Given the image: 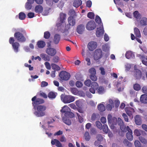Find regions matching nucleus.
<instances>
[{
    "label": "nucleus",
    "mask_w": 147,
    "mask_h": 147,
    "mask_svg": "<svg viewBox=\"0 0 147 147\" xmlns=\"http://www.w3.org/2000/svg\"><path fill=\"white\" fill-rule=\"evenodd\" d=\"M14 35L15 38L19 42H23L26 41L25 36H26L27 33L26 31L23 28L17 29Z\"/></svg>",
    "instance_id": "1"
},
{
    "label": "nucleus",
    "mask_w": 147,
    "mask_h": 147,
    "mask_svg": "<svg viewBox=\"0 0 147 147\" xmlns=\"http://www.w3.org/2000/svg\"><path fill=\"white\" fill-rule=\"evenodd\" d=\"M46 106L44 105H38L37 106L34 112V114L37 117H43L46 115V111L47 110Z\"/></svg>",
    "instance_id": "2"
},
{
    "label": "nucleus",
    "mask_w": 147,
    "mask_h": 147,
    "mask_svg": "<svg viewBox=\"0 0 147 147\" xmlns=\"http://www.w3.org/2000/svg\"><path fill=\"white\" fill-rule=\"evenodd\" d=\"M95 22L100 26L99 27L97 28L96 32V35L97 37H100L102 36L104 32L102 23L100 18L97 15L96 16Z\"/></svg>",
    "instance_id": "3"
},
{
    "label": "nucleus",
    "mask_w": 147,
    "mask_h": 147,
    "mask_svg": "<svg viewBox=\"0 0 147 147\" xmlns=\"http://www.w3.org/2000/svg\"><path fill=\"white\" fill-rule=\"evenodd\" d=\"M73 17H69L68 18V24L65 26V34L67 35L69 33L68 30L70 28V26H74L76 23V20Z\"/></svg>",
    "instance_id": "4"
},
{
    "label": "nucleus",
    "mask_w": 147,
    "mask_h": 147,
    "mask_svg": "<svg viewBox=\"0 0 147 147\" xmlns=\"http://www.w3.org/2000/svg\"><path fill=\"white\" fill-rule=\"evenodd\" d=\"M32 104L34 109H36V105L43 103L45 102L44 100L40 98H37L36 96H35L32 98Z\"/></svg>",
    "instance_id": "5"
},
{
    "label": "nucleus",
    "mask_w": 147,
    "mask_h": 147,
    "mask_svg": "<svg viewBox=\"0 0 147 147\" xmlns=\"http://www.w3.org/2000/svg\"><path fill=\"white\" fill-rule=\"evenodd\" d=\"M15 41V39L13 37H11L9 39V42L11 44L15 52H17L18 51V48L20 46V44L17 42Z\"/></svg>",
    "instance_id": "6"
},
{
    "label": "nucleus",
    "mask_w": 147,
    "mask_h": 147,
    "mask_svg": "<svg viewBox=\"0 0 147 147\" xmlns=\"http://www.w3.org/2000/svg\"><path fill=\"white\" fill-rule=\"evenodd\" d=\"M60 22V23H57L56 26L57 27V30L59 31L62 32V28L63 26H62V24L63 23L64 20V13H61L59 15Z\"/></svg>",
    "instance_id": "7"
},
{
    "label": "nucleus",
    "mask_w": 147,
    "mask_h": 147,
    "mask_svg": "<svg viewBox=\"0 0 147 147\" xmlns=\"http://www.w3.org/2000/svg\"><path fill=\"white\" fill-rule=\"evenodd\" d=\"M71 109L67 106L65 105V117L67 118H71L74 117V113L70 111Z\"/></svg>",
    "instance_id": "8"
},
{
    "label": "nucleus",
    "mask_w": 147,
    "mask_h": 147,
    "mask_svg": "<svg viewBox=\"0 0 147 147\" xmlns=\"http://www.w3.org/2000/svg\"><path fill=\"white\" fill-rule=\"evenodd\" d=\"M102 51L100 49H97L95 51L94 54V58L95 60H97L102 57Z\"/></svg>",
    "instance_id": "9"
},
{
    "label": "nucleus",
    "mask_w": 147,
    "mask_h": 147,
    "mask_svg": "<svg viewBox=\"0 0 147 147\" xmlns=\"http://www.w3.org/2000/svg\"><path fill=\"white\" fill-rule=\"evenodd\" d=\"M96 27V25L95 22L93 21H90L88 22L87 23L86 28L88 30H92L94 29Z\"/></svg>",
    "instance_id": "10"
},
{
    "label": "nucleus",
    "mask_w": 147,
    "mask_h": 147,
    "mask_svg": "<svg viewBox=\"0 0 147 147\" xmlns=\"http://www.w3.org/2000/svg\"><path fill=\"white\" fill-rule=\"evenodd\" d=\"M98 87V84L95 82H93L91 85V88L89 89L90 91L92 94H94L95 90H96Z\"/></svg>",
    "instance_id": "11"
},
{
    "label": "nucleus",
    "mask_w": 147,
    "mask_h": 147,
    "mask_svg": "<svg viewBox=\"0 0 147 147\" xmlns=\"http://www.w3.org/2000/svg\"><path fill=\"white\" fill-rule=\"evenodd\" d=\"M136 65H135L134 76L136 79H139L141 78L142 76V72L139 69H136Z\"/></svg>",
    "instance_id": "12"
},
{
    "label": "nucleus",
    "mask_w": 147,
    "mask_h": 147,
    "mask_svg": "<svg viewBox=\"0 0 147 147\" xmlns=\"http://www.w3.org/2000/svg\"><path fill=\"white\" fill-rule=\"evenodd\" d=\"M126 129V131H128L126 133L127 138L128 140L131 141L133 139L132 131L131 129L128 126H127Z\"/></svg>",
    "instance_id": "13"
},
{
    "label": "nucleus",
    "mask_w": 147,
    "mask_h": 147,
    "mask_svg": "<svg viewBox=\"0 0 147 147\" xmlns=\"http://www.w3.org/2000/svg\"><path fill=\"white\" fill-rule=\"evenodd\" d=\"M118 119V124L120 126V128L122 132H126V127L123 121L119 118Z\"/></svg>",
    "instance_id": "14"
},
{
    "label": "nucleus",
    "mask_w": 147,
    "mask_h": 147,
    "mask_svg": "<svg viewBox=\"0 0 147 147\" xmlns=\"http://www.w3.org/2000/svg\"><path fill=\"white\" fill-rule=\"evenodd\" d=\"M97 46V43L96 42L92 41L88 43V47L90 51H93L96 48Z\"/></svg>",
    "instance_id": "15"
},
{
    "label": "nucleus",
    "mask_w": 147,
    "mask_h": 147,
    "mask_svg": "<svg viewBox=\"0 0 147 147\" xmlns=\"http://www.w3.org/2000/svg\"><path fill=\"white\" fill-rule=\"evenodd\" d=\"M125 110L126 113L129 116L133 117L132 114L135 112L133 108L130 107H126Z\"/></svg>",
    "instance_id": "16"
},
{
    "label": "nucleus",
    "mask_w": 147,
    "mask_h": 147,
    "mask_svg": "<svg viewBox=\"0 0 147 147\" xmlns=\"http://www.w3.org/2000/svg\"><path fill=\"white\" fill-rule=\"evenodd\" d=\"M46 53L52 56H54L56 53V50L53 48H49L47 49L46 50Z\"/></svg>",
    "instance_id": "17"
},
{
    "label": "nucleus",
    "mask_w": 147,
    "mask_h": 147,
    "mask_svg": "<svg viewBox=\"0 0 147 147\" xmlns=\"http://www.w3.org/2000/svg\"><path fill=\"white\" fill-rule=\"evenodd\" d=\"M65 103H69L75 100L74 97L70 95L65 96Z\"/></svg>",
    "instance_id": "18"
},
{
    "label": "nucleus",
    "mask_w": 147,
    "mask_h": 147,
    "mask_svg": "<svg viewBox=\"0 0 147 147\" xmlns=\"http://www.w3.org/2000/svg\"><path fill=\"white\" fill-rule=\"evenodd\" d=\"M84 29V26L83 24H80L77 26L76 31L78 34H82Z\"/></svg>",
    "instance_id": "19"
},
{
    "label": "nucleus",
    "mask_w": 147,
    "mask_h": 147,
    "mask_svg": "<svg viewBox=\"0 0 147 147\" xmlns=\"http://www.w3.org/2000/svg\"><path fill=\"white\" fill-rule=\"evenodd\" d=\"M135 122L136 124L138 125H140L142 123V120L140 116L136 115L134 117Z\"/></svg>",
    "instance_id": "20"
},
{
    "label": "nucleus",
    "mask_w": 147,
    "mask_h": 147,
    "mask_svg": "<svg viewBox=\"0 0 147 147\" xmlns=\"http://www.w3.org/2000/svg\"><path fill=\"white\" fill-rule=\"evenodd\" d=\"M140 100L142 103L147 104V95L145 94H142L140 97Z\"/></svg>",
    "instance_id": "21"
},
{
    "label": "nucleus",
    "mask_w": 147,
    "mask_h": 147,
    "mask_svg": "<svg viewBox=\"0 0 147 147\" xmlns=\"http://www.w3.org/2000/svg\"><path fill=\"white\" fill-rule=\"evenodd\" d=\"M43 10V8L42 6L38 5H36L35 8V12L38 13H41Z\"/></svg>",
    "instance_id": "22"
},
{
    "label": "nucleus",
    "mask_w": 147,
    "mask_h": 147,
    "mask_svg": "<svg viewBox=\"0 0 147 147\" xmlns=\"http://www.w3.org/2000/svg\"><path fill=\"white\" fill-rule=\"evenodd\" d=\"M140 24L141 26H144L147 25V18L145 17L142 18L140 21Z\"/></svg>",
    "instance_id": "23"
},
{
    "label": "nucleus",
    "mask_w": 147,
    "mask_h": 147,
    "mask_svg": "<svg viewBox=\"0 0 147 147\" xmlns=\"http://www.w3.org/2000/svg\"><path fill=\"white\" fill-rule=\"evenodd\" d=\"M82 1L81 0H75L74 2L73 6L76 7H78L82 5Z\"/></svg>",
    "instance_id": "24"
},
{
    "label": "nucleus",
    "mask_w": 147,
    "mask_h": 147,
    "mask_svg": "<svg viewBox=\"0 0 147 147\" xmlns=\"http://www.w3.org/2000/svg\"><path fill=\"white\" fill-rule=\"evenodd\" d=\"M60 39V36L58 34H56L54 36L53 42L55 44H57Z\"/></svg>",
    "instance_id": "25"
},
{
    "label": "nucleus",
    "mask_w": 147,
    "mask_h": 147,
    "mask_svg": "<svg viewBox=\"0 0 147 147\" xmlns=\"http://www.w3.org/2000/svg\"><path fill=\"white\" fill-rule=\"evenodd\" d=\"M134 33L136 37L140 38L141 35L139 30L137 28L135 27L134 28Z\"/></svg>",
    "instance_id": "26"
},
{
    "label": "nucleus",
    "mask_w": 147,
    "mask_h": 147,
    "mask_svg": "<svg viewBox=\"0 0 147 147\" xmlns=\"http://www.w3.org/2000/svg\"><path fill=\"white\" fill-rule=\"evenodd\" d=\"M37 45L38 48H42L45 47V42L43 41L40 40L37 42Z\"/></svg>",
    "instance_id": "27"
},
{
    "label": "nucleus",
    "mask_w": 147,
    "mask_h": 147,
    "mask_svg": "<svg viewBox=\"0 0 147 147\" xmlns=\"http://www.w3.org/2000/svg\"><path fill=\"white\" fill-rule=\"evenodd\" d=\"M99 115L98 114H96L95 113H93L92 115L91 120L92 121H94L96 120L99 119Z\"/></svg>",
    "instance_id": "28"
},
{
    "label": "nucleus",
    "mask_w": 147,
    "mask_h": 147,
    "mask_svg": "<svg viewBox=\"0 0 147 147\" xmlns=\"http://www.w3.org/2000/svg\"><path fill=\"white\" fill-rule=\"evenodd\" d=\"M56 94L53 92H50L48 94V96L49 98L54 99L56 97Z\"/></svg>",
    "instance_id": "29"
},
{
    "label": "nucleus",
    "mask_w": 147,
    "mask_h": 147,
    "mask_svg": "<svg viewBox=\"0 0 147 147\" xmlns=\"http://www.w3.org/2000/svg\"><path fill=\"white\" fill-rule=\"evenodd\" d=\"M68 14L70 16V17H75L76 16V13L73 9H70L68 12Z\"/></svg>",
    "instance_id": "30"
},
{
    "label": "nucleus",
    "mask_w": 147,
    "mask_h": 147,
    "mask_svg": "<svg viewBox=\"0 0 147 147\" xmlns=\"http://www.w3.org/2000/svg\"><path fill=\"white\" fill-rule=\"evenodd\" d=\"M97 90L98 93L99 94H103L105 92V89L102 86H100L98 87Z\"/></svg>",
    "instance_id": "31"
},
{
    "label": "nucleus",
    "mask_w": 147,
    "mask_h": 147,
    "mask_svg": "<svg viewBox=\"0 0 147 147\" xmlns=\"http://www.w3.org/2000/svg\"><path fill=\"white\" fill-rule=\"evenodd\" d=\"M133 15L134 17L136 18L137 21L140 18V15L138 11H135L133 13Z\"/></svg>",
    "instance_id": "32"
},
{
    "label": "nucleus",
    "mask_w": 147,
    "mask_h": 147,
    "mask_svg": "<svg viewBox=\"0 0 147 147\" xmlns=\"http://www.w3.org/2000/svg\"><path fill=\"white\" fill-rule=\"evenodd\" d=\"M26 17V16L25 13L23 12H21L19 14V18L21 20H24Z\"/></svg>",
    "instance_id": "33"
},
{
    "label": "nucleus",
    "mask_w": 147,
    "mask_h": 147,
    "mask_svg": "<svg viewBox=\"0 0 147 147\" xmlns=\"http://www.w3.org/2000/svg\"><path fill=\"white\" fill-rule=\"evenodd\" d=\"M98 110L101 112H103L105 110V106L102 104H100L98 105Z\"/></svg>",
    "instance_id": "34"
},
{
    "label": "nucleus",
    "mask_w": 147,
    "mask_h": 147,
    "mask_svg": "<svg viewBox=\"0 0 147 147\" xmlns=\"http://www.w3.org/2000/svg\"><path fill=\"white\" fill-rule=\"evenodd\" d=\"M59 76L60 77V80L63 81L64 80V71H62L59 74Z\"/></svg>",
    "instance_id": "35"
},
{
    "label": "nucleus",
    "mask_w": 147,
    "mask_h": 147,
    "mask_svg": "<svg viewBox=\"0 0 147 147\" xmlns=\"http://www.w3.org/2000/svg\"><path fill=\"white\" fill-rule=\"evenodd\" d=\"M51 67L52 69L58 71L60 69V68L59 66L54 63L51 64Z\"/></svg>",
    "instance_id": "36"
},
{
    "label": "nucleus",
    "mask_w": 147,
    "mask_h": 147,
    "mask_svg": "<svg viewBox=\"0 0 147 147\" xmlns=\"http://www.w3.org/2000/svg\"><path fill=\"white\" fill-rule=\"evenodd\" d=\"M132 53L131 51H128L126 53L125 55V57L127 59H130L132 57Z\"/></svg>",
    "instance_id": "37"
},
{
    "label": "nucleus",
    "mask_w": 147,
    "mask_h": 147,
    "mask_svg": "<svg viewBox=\"0 0 147 147\" xmlns=\"http://www.w3.org/2000/svg\"><path fill=\"white\" fill-rule=\"evenodd\" d=\"M84 138L86 141H89L90 139V136L88 132L86 131L85 133L84 134Z\"/></svg>",
    "instance_id": "38"
},
{
    "label": "nucleus",
    "mask_w": 147,
    "mask_h": 147,
    "mask_svg": "<svg viewBox=\"0 0 147 147\" xmlns=\"http://www.w3.org/2000/svg\"><path fill=\"white\" fill-rule=\"evenodd\" d=\"M103 131L105 133H107L109 132V129L107 125L104 124L102 127Z\"/></svg>",
    "instance_id": "39"
},
{
    "label": "nucleus",
    "mask_w": 147,
    "mask_h": 147,
    "mask_svg": "<svg viewBox=\"0 0 147 147\" xmlns=\"http://www.w3.org/2000/svg\"><path fill=\"white\" fill-rule=\"evenodd\" d=\"M51 36L50 33L48 31H46L44 32V37L45 39H49Z\"/></svg>",
    "instance_id": "40"
},
{
    "label": "nucleus",
    "mask_w": 147,
    "mask_h": 147,
    "mask_svg": "<svg viewBox=\"0 0 147 147\" xmlns=\"http://www.w3.org/2000/svg\"><path fill=\"white\" fill-rule=\"evenodd\" d=\"M134 89L136 91H138L141 89V86L140 84H135L134 85Z\"/></svg>",
    "instance_id": "41"
},
{
    "label": "nucleus",
    "mask_w": 147,
    "mask_h": 147,
    "mask_svg": "<svg viewBox=\"0 0 147 147\" xmlns=\"http://www.w3.org/2000/svg\"><path fill=\"white\" fill-rule=\"evenodd\" d=\"M123 142L125 145L127 146L130 147L131 146V143L126 139L124 140Z\"/></svg>",
    "instance_id": "42"
},
{
    "label": "nucleus",
    "mask_w": 147,
    "mask_h": 147,
    "mask_svg": "<svg viewBox=\"0 0 147 147\" xmlns=\"http://www.w3.org/2000/svg\"><path fill=\"white\" fill-rule=\"evenodd\" d=\"M87 17L91 19H94V14L93 12H89L87 14Z\"/></svg>",
    "instance_id": "43"
},
{
    "label": "nucleus",
    "mask_w": 147,
    "mask_h": 147,
    "mask_svg": "<svg viewBox=\"0 0 147 147\" xmlns=\"http://www.w3.org/2000/svg\"><path fill=\"white\" fill-rule=\"evenodd\" d=\"M32 4L27 2L25 5V8L28 10H30L32 8Z\"/></svg>",
    "instance_id": "44"
},
{
    "label": "nucleus",
    "mask_w": 147,
    "mask_h": 147,
    "mask_svg": "<svg viewBox=\"0 0 147 147\" xmlns=\"http://www.w3.org/2000/svg\"><path fill=\"white\" fill-rule=\"evenodd\" d=\"M139 140L141 142L144 144H146L147 143V140L144 138L142 136H140L139 137Z\"/></svg>",
    "instance_id": "45"
},
{
    "label": "nucleus",
    "mask_w": 147,
    "mask_h": 147,
    "mask_svg": "<svg viewBox=\"0 0 147 147\" xmlns=\"http://www.w3.org/2000/svg\"><path fill=\"white\" fill-rule=\"evenodd\" d=\"M70 74L65 71V80H68L70 77Z\"/></svg>",
    "instance_id": "46"
},
{
    "label": "nucleus",
    "mask_w": 147,
    "mask_h": 147,
    "mask_svg": "<svg viewBox=\"0 0 147 147\" xmlns=\"http://www.w3.org/2000/svg\"><path fill=\"white\" fill-rule=\"evenodd\" d=\"M76 114L78 118L79 122L80 123H82L83 121V119L82 117V115H80V114L78 113H77Z\"/></svg>",
    "instance_id": "47"
},
{
    "label": "nucleus",
    "mask_w": 147,
    "mask_h": 147,
    "mask_svg": "<svg viewBox=\"0 0 147 147\" xmlns=\"http://www.w3.org/2000/svg\"><path fill=\"white\" fill-rule=\"evenodd\" d=\"M107 120L109 123H112V117L111 114H109L108 115Z\"/></svg>",
    "instance_id": "48"
},
{
    "label": "nucleus",
    "mask_w": 147,
    "mask_h": 147,
    "mask_svg": "<svg viewBox=\"0 0 147 147\" xmlns=\"http://www.w3.org/2000/svg\"><path fill=\"white\" fill-rule=\"evenodd\" d=\"M85 85L88 87H89L91 84V81L90 80H86L84 82Z\"/></svg>",
    "instance_id": "49"
},
{
    "label": "nucleus",
    "mask_w": 147,
    "mask_h": 147,
    "mask_svg": "<svg viewBox=\"0 0 147 147\" xmlns=\"http://www.w3.org/2000/svg\"><path fill=\"white\" fill-rule=\"evenodd\" d=\"M134 145L136 147H142L140 143L138 140L135 141Z\"/></svg>",
    "instance_id": "50"
},
{
    "label": "nucleus",
    "mask_w": 147,
    "mask_h": 147,
    "mask_svg": "<svg viewBox=\"0 0 147 147\" xmlns=\"http://www.w3.org/2000/svg\"><path fill=\"white\" fill-rule=\"evenodd\" d=\"M89 72L91 74L90 75H95L96 74V71L95 68H91L89 70Z\"/></svg>",
    "instance_id": "51"
},
{
    "label": "nucleus",
    "mask_w": 147,
    "mask_h": 147,
    "mask_svg": "<svg viewBox=\"0 0 147 147\" xmlns=\"http://www.w3.org/2000/svg\"><path fill=\"white\" fill-rule=\"evenodd\" d=\"M90 79L93 81H96L97 79V78L95 75H90Z\"/></svg>",
    "instance_id": "52"
},
{
    "label": "nucleus",
    "mask_w": 147,
    "mask_h": 147,
    "mask_svg": "<svg viewBox=\"0 0 147 147\" xmlns=\"http://www.w3.org/2000/svg\"><path fill=\"white\" fill-rule=\"evenodd\" d=\"M96 125L97 127L100 129H102V124L99 121H96Z\"/></svg>",
    "instance_id": "53"
},
{
    "label": "nucleus",
    "mask_w": 147,
    "mask_h": 147,
    "mask_svg": "<svg viewBox=\"0 0 147 147\" xmlns=\"http://www.w3.org/2000/svg\"><path fill=\"white\" fill-rule=\"evenodd\" d=\"M71 92L74 94L76 95L77 94H79V92H78L77 89L75 88H72L71 89Z\"/></svg>",
    "instance_id": "54"
},
{
    "label": "nucleus",
    "mask_w": 147,
    "mask_h": 147,
    "mask_svg": "<svg viewBox=\"0 0 147 147\" xmlns=\"http://www.w3.org/2000/svg\"><path fill=\"white\" fill-rule=\"evenodd\" d=\"M65 123L68 125H70L71 124V121L70 118H65Z\"/></svg>",
    "instance_id": "55"
},
{
    "label": "nucleus",
    "mask_w": 147,
    "mask_h": 147,
    "mask_svg": "<svg viewBox=\"0 0 147 147\" xmlns=\"http://www.w3.org/2000/svg\"><path fill=\"white\" fill-rule=\"evenodd\" d=\"M76 85L77 87L80 88L82 86L83 84L81 82L77 81L76 83Z\"/></svg>",
    "instance_id": "56"
},
{
    "label": "nucleus",
    "mask_w": 147,
    "mask_h": 147,
    "mask_svg": "<svg viewBox=\"0 0 147 147\" xmlns=\"http://www.w3.org/2000/svg\"><path fill=\"white\" fill-rule=\"evenodd\" d=\"M63 132L62 131L59 130L57 132H56L54 134V136H60L61 135L63 134Z\"/></svg>",
    "instance_id": "57"
},
{
    "label": "nucleus",
    "mask_w": 147,
    "mask_h": 147,
    "mask_svg": "<svg viewBox=\"0 0 147 147\" xmlns=\"http://www.w3.org/2000/svg\"><path fill=\"white\" fill-rule=\"evenodd\" d=\"M99 69L100 71V74L102 75H104L105 74V72L104 68L103 67H101L99 68Z\"/></svg>",
    "instance_id": "58"
},
{
    "label": "nucleus",
    "mask_w": 147,
    "mask_h": 147,
    "mask_svg": "<svg viewBox=\"0 0 147 147\" xmlns=\"http://www.w3.org/2000/svg\"><path fill=\"white\" fill-rule=\"evenodd\" d=\"M142 91L143 93L147 94V87L145 86H144L142 88Z\"/></svg>",
    "instance_id": "59"
},
{
    "label": "nucleus",
    "mask_w": 147,
    "mask_h": 147,
    "mask_svg": "<svg viewBox=\"0 0 147 147\" xmlns=\"http://www.w3.org/2000/svg\"><path fill=\"white\" fill-rule=\"evenodd\" d=\"M47 3L49 5H52L53 4V0H45Z\"/></svg>",
    "instance_id": "60"
},
{
    "label": "nucleus",
    "mask_w": 147,
    "mask_h": 147,
    "mask_svg": "<svg viewBox=\"0 0 147 147\" xmlns=\"http://www.w3.org/2000/svg\"><path fill=\"white\" fill-rule=\"evenodd\" d=\"M102 49L103 51L107 52L109 50V48L106 45L103 46L102 47Z\"/></svg>",
    "instance_id": "61"
},
{
    "label": "nucleus",
    "mask_w": 147,
    "mask_h": 147,
    "mask_svg": "<svg viewBox=\"0 0 147 147\" xmlns=\"http://www.w3.org/2000/svg\"><path fill=\"white\" fill-rule=\"evenodd\" d=\"M39 95L40 96L45 98H47V95L45 93L43 92L40 93Z\"/></svg>",
    "instance_id": "62"
},
{
    "label": "nucleus",
    "mask_w": 147,
    "mask_h": 147,
    "mask_svg": "<svg viewBox=\"0 0 147 147\" xmlns=\"http://www.w3.org/2000/svg\"><path fill=\"white\" fill-rule=\"evenodd\" d=\"M134 133L135 135L138 136H140L141 134L139 131L137 129H136L134 130Z\"/></svg>",
    "instance_id": "63"
},
{
    "label": "nucleus",
    "mask_w": 147,
    "mask_h": 147,
    "mask_svg": "<svg viewBox=\"0 0 147 147\" xmlns=\"http://www.w3.org/2000/svg\"><path fill=\"white\" fill-rule=\"evenodd\" d=\"M28 16L29 18H32L34 16V14L33 12H29L27 15Z\"/></svg>",
    "instance_id": "64"
}]
</instances>
